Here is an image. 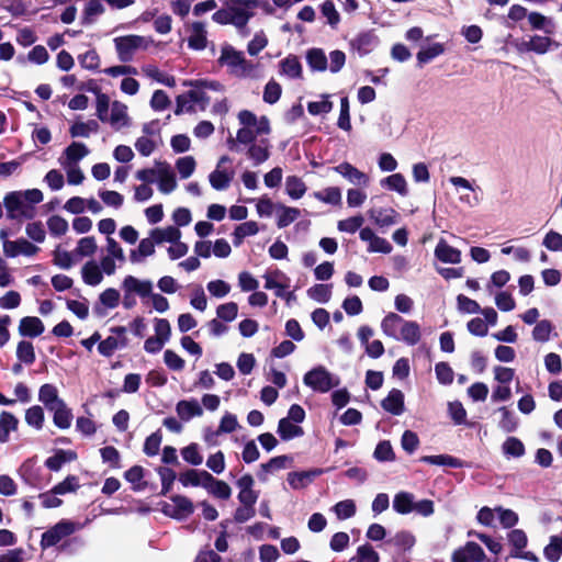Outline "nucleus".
<instances>
[{
	"mask_svg": "<svg viewBox=\"0 0 562 562\" xmlns=\"http://www.w3.org/2000/svg\"><path fill=\"white\" fill-rule=\"evenodd\" d=\"M217 65L225 68L228 75L239 79H258L261 77L260 64L246 59L243 52L227 43L221 46Z\"/></svg>",
	"mask_w": 562,
	"mask_h": 562,
	"instance_id": "nucleus-1",
	"label": "nucleus"
},
{
	"mask_svg": "<svg viewBox=\"0 0 562 562\" xmlns=\"http://www.w3.org/2000/svg\"><path fill=\"white\" fill-rule=\"evenodd\" d=\"M384 335L408 346H415L420 341V326L414 321H407L396 313H389L381 322Z\"/></svg>",
	"mask_w": 562,
	"mask_h": 562,
	"instance_id": "nucleus-2",
	"label": "nucleus"
},
{
	"mask_svg": "<svg viewBox=\"0 0 562 562\" xmlns=\"http://www.w3.org/2000/svg\"><path fill=\"white\" fill-rule=\"evenodd\" d=\"M258 4V0H227L225 7L217 10L212 19L218 24H233L237 29H243L254 15Z\"/></svg>",
	"mask_w": 562,
	"mask_h": 562,
	"instance_id": "nucleus-3",
	"label": "nucleus"
},
{
	"mask_svg": "<svg viewBox=\"0 0 562 562\" xmlns=\"http://www.w3.org/2000/svg\"><path fill=\"white\" fill-rule=\"evenodd\" d=\"M97 115L114 130L127 127L131 123L127 105L117 100L111 102L104 93L97 95Z\"/></svg>",
	"mask_w": 562,
	"mask_h": 562,
	"instance_id": "nucleus-4",
	"label": "nucleus"
},
{
	"mask_svg": "<svg viewBox=\"0 0 562 562\" xmlns=\"http://www.w3.org/2000/svg\"><path fill=\"white\" fill-rule=\"evenodd\" d=\"M3 205L10 220H30L35 214V190L10 192L4 196Z\"/></svg>",
	"mask_w": 562,
	"mask_h": 562,
	"instance_id": "nucleus-5",
	"label": "nucleus"
},
{
	"mask_svg": "<svg viewBox=\"0 0 562 562\" xmlns=\"http://www.w3.org/2000/svg\"><path fill=\"white\" fill-rule=\"evenodd\" d=\"M113 45L119 60L130 63L138 52L147 50L157 44L150 36L128 34L114 37Z\"/></svg>",
	"mask_w": 562,
	"mask_h": 562,
	"instance_id": "nucleus-6",
	"label": "nucleus"
},
{
	"mask_svg": "<svg viewBox=\"0 0 562 562\" xmlns=\"http://www.w3.org/2000/svg\"><path fill=\"white\" fill-rule=\"evenodd\" d=\"M241 127L237 132V140L243 144L254 142L261 135L270 132L269 120L266 116H256L252 112L244 110L238 114Z\"/></svg>",
	"mask_w": 562,
	"mask_h": 562,
	"instance_id": "nucleus-7",
	"label": "nucleus"
},
{
	"mask_svg": "<svg viewBox=\"0 0 562 562\" xmlns=\"http://www.w3.org/2000/svg\"><path fill=\"white\" fill-rule=\"evenodd\" d=\"M303 383L314 392L326 393L339 384V379L325 367L317 366L304 374Z\"/></svg>",
	"mask_w": 562,
	"mask_h": 562,
	"instance_id": "nucleus-8",
	"label": "nucleus"
},
{
	"mask_svg": "<svg viewBox=\"0 0 562 562\" xmlns=\"http://www.w3.org/2000/svg\"><path fill=\"white\" fill-rule=\"evenodd\" d=\"M183 85L188 86V87H192L194 89L190 90L186 97H183V95L178 97L176 114H180L181 112H183L186 98H189L190 101L198 103V102H203L206 100L204 97V91H203L204 89H209V90H213V91H217V92H222L224 90L223 85L215 80H210V81H207V80L192 81L191 80V81H184Z\"/></svg>",
	"mask_w": 562,
	"mask_h": 562,
	"instance_id": "nucleus-9",
	"label": "nucleus"
},
{
	"mask_svg": "<svg viewBox=\"0 0 562 562\" xmlns=\"http://www.w3.org/2000/svg\"><path fill=\"white\" fill-rule=\"evenodd\" d=\"M514 47L518 53H535L543 55L549 53L553 47H558L559 43L550 38L549 36L532 35L529 40L515 41Z\"/></svg>",
	"mask_w": 562,
	"mask_h": 562,
	"instance_id": "nucleus-10",
	"label": "nucleus"
},
{
	"mask_svg": "<svg viewBox=\"0 0 562 562\" xmlns=\"http://www.w3.org/2000/svg\"><path fill=\"white\" fill-rule=\"evenodd\" d=\"M333 170L355 187L367 188L370 183V177L350 162L344 161L335 166Z\"/></svg>",
	"mask_w": 562,
	"mask_h": 562,
	"instance_id": "nucleus-11",
	"label": "nucleus"
},
{
	"mask_svg": "<svg viewBox=\"0 0 562 562\" xmlns=\"http://www.w3.org/2000/svg\"><path fill=\"white\" fill-rule=\"evenodd\" d=\"M162 512L169 517L181 520L193 513V504L188 497L176 495L171 497L170 503L164 505Z\"/></svg>",
	"mask_w": 562,
	"mask_h": 562,
	"instance_id": "nucleus-12",
	"label": "nucleus"
},
{
	"mask_svg": "<svg viewBox=\"0 0 562 562\" xmlns=\"http://www.w3.org/2000/svg\"><path fill=\"white\" fill-rule=\"evenodd\" d=\"M158 176L156 181L158 183V190L162 194H169L173 192L177 187L176 175L171 168V166L166 161H158Z\"/></svg>",
	"mask_w": 562,
	"mask_h": 562,
	"instance_id": "nucleus-13",
	"label": "nucleus"
},
{
	"mask_svg": "<svg viewBox=\"0 0 562 562\" xmlns=\"http://www.w3.org/2000/svg\"><path fill=\"white\" fill-rule=\"evenodd\" d=\"M122 290L127 295L149 296L153 291L150 280H142L134 276H126L122 281Z\"/></svg>",
	"mask_w": 562,
	"mask_h": 562,
	"instance_id": "nucleus-14",
	"label": "nucleus"
},
{
	"mask_svg": "<svg viewBox=\"0 0 562 562\" xmlns=\"http://www.w3.org/2000/svg\"><path fill=\"white\" fill-rule=\"evenodd\" d=\"M156 241L149 235L139 240L137 247L130 250L128 259L132 265H142L148 257H151L156 252Z\"/></svg>",
	"mask_w": 562,
	"mask_h": 562,
	"instance_id": "nucleus-15",
	"label": "nucleus"
},
{
	"mask_svg": "<svg viewBox=\"0 0 562 562\" xmlns=\"http://www.w3.org/2000/svg\"><path fill=\"white\" fill-rule=\"evenodd\" d=\"M75 531V525L70 521H60L42 536L41 544L43 548L52 547L58 543L63 538Z\"/></svg>",
	"mask_w": 562,
	"mask_h": 562,
	"instance_id": "nucleus-16",
	"label": "nucleus"
},
{
	"mask_svg": "<svg viewBox=\"0 0 562 562\" xmlns=\"http://www.w3.org/2000/svg\"><path fill=\"white\" fill-rule=\"evenodd\" d=\"M485 553L475 542H468L452 554V562H484Z\"/></svg>",
	"mask_w": 562,
	"mask_h": 562,
	"instance_id": "nucleus-17",
	"label": "nucleus"
},
{
	"mask_svg": "<svg viewBox=\"0 0 562 562\" xmlns=\"http://www.w3.org/2000/svg\"><path fill=\"white\" fill-rule=\"evenodd\" d=\"M368 215L380 227L394 225L398 220V213L392 207H372Z\"/></svg>",
	"mask_w": 562,
	"mask_h": 562,
	"instance_id": "nucleus-18",
	"label": "nucleus"
},
{
	"mask_svg": "<svg viewBox=\"0 0 562 562\" xmlns=\"http://www.w3.org/2000/svg\"><path fill=\"white\" fill-rule=\"evenodd\" d=\"M265 288L273 290L279 297H285V290L289 288L288 278L280 270L267 272L265 276Z\"/></svg>",
	"mask_w": 562,
	"mask_h": 562,
	"instance_id": "nucleus-19",
	"label": "nucleus"
},
{
	"mask_svg": "<svg viewBox=\"0 0 562 562\" xmlns=\"http://www.w3.org/2000/svg\"><path fill=\"white\" fill-rule=\"evenodd\" d=\"M435 256L445 263L457 265L461 261V251L440 239L435 248Z\"/></svg>",
	"mask_w": 562,
	"mask_h": 562,
	"instance_id": "nucleus-20",
	"label": "nucleus"
},
{
	"mask_svg": "<svg viewBox=\"0 0 562 562\" xmlns=\"http://www.w3.org/2000/svg\"><path fill=\"white\" fill-rule=\"evenodd\" d=\"M143 75L158 83L173 88L176 87V79L173 76L160 70L154 64H146L140 67Z\"/></svg>",
	"mask_w": 562,
	"mask_h": 562,
	"instance_id": "nucleus-21",
	"label": "nucleus"
},
{
	"mask_svg": "<svg viewBox=\"0 0 562 562\" xmlns=\"http://www.w3.org/2000/svg\"><path fill=\"white\" fill-rule=\"evenodd\" d=\"M176 412L180 419L189 422L193 417L203 415V408L196 400H183L177 403Z\"/></svg>",
	"mask_w": 562,
	"mask_h": 562,
	"instance_id": "nucleus-22",
	"label": "nucleus"
},
{
	"mask_svg": "<svg viewBox=\"0 0 562 562\" xmlns=\"http://www.w3.org/2000/svg\"><path fill=\"white\" fill-rule=\"evenodd\" d=\"M280 74L290 79H301L303 76V68L300 59L295 55H289L283 58L280 64Z\"/></svg>",
	"mask_w": 562,
	"mask_h": 562,
	"instance_id": "nucleus-23",
	"label": "nucleus"
},
{
	"mask_svg": "<svg viewBox=\"0 0 562 562\" xmlns=\"http://www.w3.org/2000/svg\"><path fill=\"white\" fill-rule=\"evenodd\" d=\"M233 178L234 171L232 169L216 167L215 170L209 175V182L213 189L222 191L229 187Z\"/></svg>",
	"mask_w": 562,
	"mask_h": 562,
	"instance_id": "nucleus-24",
	"label": "nucleus"
},
{
	"mask_svg": "<svg viewBox=\"0 0 562 562\" xmlns=\"http://www.w3.org/2000/svg\"><path fill=\"white\" fill-rule=\"evenodd\" d=\"M380 186L390 191H394L401 196L408 194V184L402 173H392L380 180Z\"/></svg>",
	"mask_w": 562,
	"mask_h": 562,
	"instance_id": "nucleus-25",
	"label": "nucleus"
},
{
	"mask_svg": "<svg viewBox=\"0 0 562 562\" xmlns=\"http://www.w3.org/2000/svg\"><path fill=\"white\" fill-rule=\"evenodd\" d=\"M81 278L88 285H99L103 280L101 267L94 260L87 261L81 267Z\"/></svg>",
	"mask_w": 562,
	"mask_h": 562,
	"instance_id": "nucleus-26",
	"label": "nucleus"
},
{
	"mask_svg": "<svg viewBox=\"0 0 562 562\" xmlns=\"http://www.w3.org/2000/svg\"><path fill=\"white\" fill-rule=\"evenodd\" d=\"M207 38L205 26L201 22H194L190 29V36L188 38V45L190 48L201 50L206 47Z\"/></svg>",
	"mask_w": 562,
	"mask_h": 562,
	"instance_id": "nucleus-27",
	"label": "nucleus"
},
{
	"mask_svg": "<svg viewBox=\"0 0 562 562\" xmlns=\"http://www.w3.org/2000/svg\"><path fill=\"white\" fill-rule=\"evenodd\" d=\"M150 236L154 238L157 245L173 241H178L181 238V232L176 226H167V227H157L149 232Z\"/></svg>",
	"mask_w": 562,
	"mask_h": 562,
	"instance_id": "nucleus-28",
	"label": "nucleus"
},
{
	"mask_svg": "<svg viewBox=\"0 0 562 562\" xmlns=\"http://www.w3.org/2000/svg\"><path fill=\"white\" fill-rule=\"evenodd\" d=\"M210 473L207 471L188 470L179 475L180 483L184 486H202L206 485L210 481Z\"/></svg>",
	"mask_w": 562,
	"mask_h": 562,
	"instance_id": "nucleus-29",
	"label": "nucleus"
},
{
	"mask_svg": "<svg viewBox=\"0 0 562 562\" xmlns=\"http://www.w3.org/2000/svg\"><path fill=\"white\" fill-rule=\"evenodd\" d=\"M3 251L8 257L31 256L34 252V246L25 239L5 240L3 243Z\"/></svg>",
	"mask_w": 562,
	"mask_h": 562,
	"instance_id": "nucleus-30",
	"label": "nucleus"
},
{
	"mask_svg": "<svg viewBox=\"0 0 562 562\" xmlns=\"http://www.w3.org/2000/svg\"><path fill=\"white\" fill-rule=\"evenodd\" d=\"M382 407L393 415H401L404 411V394L402 391L393 389L382 401Z\"/></svg>",
	"mask_w": 562,
	"mask_h": 562,
	"instance_id": "nucleus-31",
	"label": "nucleus"
},
{
	"mask_svg": "<svg viewBox=\"0 0 562 562\" xmlns=\"http://www.w3.org/2000/svg\"><path fill=\"white\" fill-rule=\"evenodd\" d=\"M290 458L286 456L274 457L269 460L267 463H262L260 465V470L258 472V477L260 481L266 482L268 480V475L276 471L282 470L286 468Z\"/></svg>",
	"mask_w": 562,
	"mask_h": 562,
	"instance_id": "nucleus-32",
	"label": "nucleus"
},
{
	"mask_svg": "<svg viewBox=\"0 0 562 562\" xmlns=\"http://www.w3.org/2000/svg\"><path fill=\"white\" fill-rule=\"evenodd\" d=\"M38 398L48 411L64 403V401L58 395V389L53 384L42 385L40 389Z\"/></svg>",
	"mask_w": 562,
	"mask_h": 562,
	"instance_id": "nucleus-33",
	"label": "nucleus"
},
{
	"mask_svg": "<svg viewBox=\"0 0 562 562\" xmlns=\"http://www.w3.org/2000/svg\"><path fill=\"white\" fill-rule=\"evenodd\" d=\"M53 412L54 425L60 429H68L71 425L72 413L64 403L49 409Z\"/></svg>",
	"mask_w": 562,
	"mask_h": 562,
	"instance_id": "nucleus-34",
	"label": "nucleus"
},
{
	"mask_svg": "<svg viewBox=\"0 0 562 562\" xmlns=\"http://www.w3.org/2000/svg\"><path fill=\"white\" fill-rule=\"evenodd\" d=\"M210 481L206 482V485L204 488L214 495L215 497L227 499L232 495V488L231 486L221 480H216L211 473H210Z\"/></svg>",
	"mask_w": 562,
	"mask_h": 562,
	"instance_id": "nucleus-35",
	"label": "nucleus"
},
{
	"mask_svg": "<svg viewBox=\"0 0 562 562\" xmlns=\"http://www.w3.org/2000/svg\"><path fill=\"white\" fill-rule=\"evenodd\" d=\"M278 434L283 440H291L293 438L303 436L304 431L301 426L296 425V423L286 418H281L278 425Z\"/></svg>",
	"mask_w": 562,
	"mask_h": 562,
	"instance_id": "nucleus-36",
	"label": "nucleus"
},
{
	"mask_svg": "<svg viewBox=\"0 0 562 562\" xmlns=\"http://www.w3.org/2000/svg\"><path fill=\"white\" fill-rule=\"evenodd\" d=\"M306 60L310 68L314 71H325L328 67L327 57L321 48L308 49Z\"/></svg>",
	"mask_w": 562,
	"mask_h": 562,
	"instance_id": "nucleus-37",
	"label": "nucleus"
},
{
	"mask_svg": "<svg viewBox=\"0 0 562 562\" xmlns=\"http://www.w3.org/2000/svg\"><path fill=\"white\" fill-rule=\"evenodd\" d=\"M414 495L408 492H400L394 496L393 508L401 515H406L414 509Z\"/></svg>",
	"mask_w": 562,
	"mask_h": 562,
	"instance_id": "nucleus-38",
	"label": "nucleus"
},
{
	"mask_svg": "<svg viewBox=\"0 0 562 562\" xmlns=\"http://www.w3.org/2000/svg\"><path fill=\"white\" fill-rule=\"evenodd\" d=\"M89 154V149L82 143H72L65 150V158L61 164H77Z\"/></svg>",
	"mask_w": 562,
	"mask_h": 562,
	"instance_id": "nucleus-39",
	"label": "nucleus"
},
{
	"mask_svg": "<svg viewBox=\"0 0 562 562\" xmlns=\"http://www.w3.org/2000/svg\"><path fill=\"white\" fill-rule=\"evenodd\" d=\"M313 196L326 204L340 205L341 204V191L338 187H327L322 191L313 193Z\"/></svg>",
	"mask_w": 562,
	"mask_h": 562,
	"instance_id": "nucleus-40",
	"label": "nucleus"
},
{
	"mask_svg": "<svg viewBox=\"0 0 562 562\" xmlns=\"http://www.w3.org/2000/svg\"><path fill=\"white\" fill-rule=\"evenodd\" d=\"M77 459V453L72 450H58L54 456L46 460V465L54 471L61 468L64 463L71 462Z\"/></svg>",
	"mask_w": 562,
	"mask_h": 562,
	"instance_id": "nucleus-41",
	"label": "nucleus"
},
{
	"mask_svg": "<svg viewBox=\"0 0 562 562\" xmlns=\"http://www.w3.org/2000/svg\"><path fill=\"white\" fill-rule=\"evenodd\" d=\"M258 232H259L258 224L254 221H249V222L239 224L233 233L235 246H239L243 243L244 238H246L248 236H254Z\"/></svg>",
	"mask_w": 562,
	"mask_h": 562,
	"instance_id": "nucleus-42",
	"label": "nucleus"
},
{
	"mask_svg": "<svg viewBox=\"0 0 562 562\" xmlns=\"http://www.w3.org/2000/svg\"><path fill=\"white\" fill-rule=\"evenodd\" d=\"M544 558L550 562H558L562 555V537L551 536L549 543L543 549Z\"/></svg>",
	"mask_w": 562,
	"mask_h": 562,
	"instance_id": "nucleus-43",
	"label": "nucleus"
},
{
	"mask_svg": "<svg viewBox=\"0 0 562 562\" xmlns=\"http://www.w3.org/2000/svg\"><path fill=\"white\" fill-rule=\"evenodd\" d=\"M445 52V46L441 43H432L427 46H423L420 50L417 53V60L419 64H427L434 58L442 55Z\"/></svg>",
	"mask_w": 562,
	"mask_h": 562,
	"instance_id": "nucleus-44",
	"label": "nucleus"
},
{
	"mask_svg": "<svg viewBox=\"0 0 562 562\" xmlns=\"http://www.w3.org/2000/svg\"><path fill=\"white\" fill-rule=\"evenodd\" d=\"M528 21H529L531 29H533V30L544 31L546 33L553 32V29H554L553 21L550 18H548L539 12H530L528 14Z\"/></svg>",
	"mask_w": 562,
	"mask_h": 562,
	"instance_id": "nucleus-45",
	"label": "nucleus"
},
{
	"mask_svg": "<svg viewBox=\"0 0 562 562\" xmlns=\"http://www.w3.org/2000/svg\"><path fill=\"white\" fill-rule=\"evenodd\" d=\"M98 250L97 240L93 236L82 237L78 240L74 254L79 257H92Z\"/></svg>",
	"mask_w": 562,
	"mask_h": 562,
	"instance_id": "nucleus-46",
	"label": "nucleus"
},
{
	"mask_svg": "<svg viewBox=\"0 0 562 562\" xmlns=\"http://www.w3.org/2000/svg\"><path fill=\"white\" fill-rule=\"evenodd\" d=\"M285 191L294 200L301 199L306 192L303 180L296 176H290L285 180Z\"/></svg>",
	"mask_w": 562,
	"mask_h": 562,
	"instance_id": "nucleus-47",
	"label": "nucleus"
},
{
	"mask_svg": "<svg viewBox=\"0 0 562 562\" xmlns=\"http://www.w3.org/2000/svg\"><path fill=\"white\" fill-rule=\"evenodd\" d=\"M310 299L317 303H327L331 297V285L318 283L307 290Z\"/></svg>",
	"mask_w": 562,
	"mask_h": 562,
	"instance_id": "nucleus-48",
	"label": "nucleus"
},
{
	"mask_svg": "<svg viewBox=\"0 0 562 562\" xmlns=\"http://www.w3.org/2000/svg\"><path fill=\"white\" fill-rule=\"evenodd\" d=\"M98 128L99 125L94 120L76 122L70 127V134L72 137H89L90 134L95 133Z\"/></svg>",
	"mask_w": 562,
	"mask_h": 562,
	"instance_id": "nucleus-49",
	"label": "nucleus"
},
{
	"mask_svg": "<svg viewBox=\"0 0 562 562\" xmlns=\"http://www.w3.org/2000/svg\"><path fill=\"white\" fill-rule=\"evenodd\" d=\"M317 472H291L288 474V483L294 490L306 487Z\"/></svg>",
	"mask_w": 562,
	"mask_h": 562,
	"instance_id": "nucleus-50",
	"label": "nucleus"
},
{
	"mask_svg": "<svg viewBox=\"0 0 562 562\" xmlns=\"http://www.w3.org/2000/svg\"><path fill=\"white\" fill-rule=\"evenodd\" d=\"M175 166L180 178L188 179L193 175L196 168V161L192 156H183L177 159Z\"/></svg>",
	"mask_w": 562,
	"mask_h": 562,
	"instance_id": "nucleus-51",
	"label": "nucleus"
},
{
	"mask_svg": "<svg viewBox=\"0 0 562 562\" xmlns=\"http://www.w3.org/2000/svg\"><path fill=\"white\" fill-rule=\"evenodd\" d=\"M420 461L434 464V465H442L450 468H460L462 467V462L448 454H438V456H425L420 459Z\"/></svg>",
	"mask_w": 562,
	"mask_h": 562,
	"instance_id": "nucleus-52",
	"label": "nucleus"
},
{
	"mask_svg": "<svg viewBox=\"0 0 562 562\" xmlns=\"http://www.w3.org/2000/svg\"><path fill=\"white\" fill-rule=\"evenodd\" d=\"M363 187H355L347 190L346 201L349 207H360L368 199V194Z\"/></svg>",
	"mask_w": 562,
	"mask_h": 562,
	"instance_id": "nucleus-53",
	"label": "nucleus"
},
{
	"mask_svg": "<svg viewBox=\"0 0 562 562\" xmlns=\"http://www.w3.org/2000/svg\"><path fill=\"white\" fill-rule=\"evenodd\" d=\"M18 425L16 418L10 413H2L0 415V441H7L9 434L15 430Z\"/></svg>",
	"mask_w": 562,
	"mask_h": 562,
	"instance_id": "nucleus-54",
	"label": "nucleus"
},
{
	"mask_svg": "<svg viewBox=\"0 0 562 562\" xmlns=\"http://www.w3.org/2000/svg\"><path fill=\"white\" fill-rule=\"evenodd\" d=\"M379 554L369 544L360 546L349 562H379Z\"/></svg>",
	"mask_w": 562,
	"mask_h": 562,
	"instance_id": "nucleus-55",
	"label": "nucleus"
},
{
	"mask_svg": "<svg viewBox=\"0 0 562 562\" xmlns=\"http://www.w3.org/2000/svg\"><path fill=\"white\" fill-rule=\"evenodd\" d=\"M553 325L548 319L538 322L532 330V338L539 342H546L550 339Z\"/></svg>",
	"mask_w": 562,
	"mask_h": 562,
	"instance_id": "nucleus-56",
	"label": "nucleus"
},
{
	"mask_svg": "<svg viewBox=\"0 0 562 562\" xmlns=\"http://www.w3.org/2000/svg\"><path fill=\"white\" fill-rule=\"evenodd\" d=\"M334 513L340 520L348 519L356 514V503L352 499H345L333 507Z\"/></svg>",
	"mask_w": 562,
	"mask_h": 562,
	"instance_id": "nucleus-57",
	"label": "nucleus"
},
{
	"mask_svg": "<svg viewBox=\"0 0 562 562\" xmlns=\"http://www.w3.org/2000/svg\"><path fill=\"white\" fill-rule=\"evenodd\" d=\"M457 308L463 314H477L481 312L480 304L463 294L457 296Z\"/></svg>",
	"mask_w": 562,
	"mask_h": 562,
	"instance_id": "nucleus-58",
	"label": "nucleus"
},
{
	"mask_svg": "<svg viewBox=\"0 0 562 562\" xmlns=\"http://www.w3.org/2000/svg\"><path fill=\"white\" fill-rule=\"evenodd\" d=\"M503 452L508 457L519 458L525 453V447L516 437H509L503 443Z\"/></svg>",
	"mask_w": 562,
	"mask_h": 562,
	"instance_id": "nucleus-59",
	"label": "nucleus"
},
{
	"mask_svg": "<svg viewBox=\"0 0 562 562\" xmlns=\"http://www.w3.org/2000/svg\"><path fill=\"white\" fill-rule=\"evenodd\" d=\"M16 357L20 362L32 364L34 361V347L31 341L22 340L16 347Z\"/></svg>",
	"mask_w": 562,
	"mask_h": 562,
	"instance_id": "nucleus-60",
	"label": "nucleus"
},
{
	"mask_svg": "<svg viewBox=\"0 0 562 562\" xmlns=\"http://www.w3.org/2000/svg\"><path fill=\"white\" fill-rule=\"evenodd\" d=\"M217 318L224 322H233L238 315V305L235 302L221 304L216 308Z\"/></svg>",
	"mask_w": 562,
	"mask_h": 562,
	"instance_id": "nucleus-61",
	"label": "nucleus"
},
{
	"mask_svg": "<svg viewBox=\"0 0 562 562\" xmlns=\"http://www.w3.org/2000/svg\"><path fill=\"white\" fill-rule=\"evenodd\" d=\"M249 157L256 164H261L269 158V146L266 140H260L259 144L252 145L248 150Z\"/></svg>",
	"mask_w": 562,
	"mask_h": 562,
	"instance_id": "nucleus-62",
	"label": "nucleus"
},
{
	"mask_svg": "<svg viewBox=\"0 0 562 562\" xmlns=\"http://www.w3.org/2000/svg\"><path fill=\"white\" fill-rule=\"evenodd\" d=\"M183 460L192 465H200L203 462V457L200 453L199 446L196 443H190L181 450Z\"/></svg>",
	"mask_w": 562,
	"mask_h": 562,
	"instance_id": "nucleus-63",
	"label": "nucleus"
},
{
	"mask_svg": "<svg viewBox=\"0 0 562 562\" xmlns=\"http://www.w3.org/2000/svg\"><path fill=\"white\" fill-rule=\"evenodd\" d=\"M80 66L88 70H95L100 65V57L94 49H89L78 56Z\"/></svg>",
	"mask_w": 562,
	"mask_h": 562,
	"instance_id": "nucleus-64",
	"label": "nucleus"
}]
</instances>
